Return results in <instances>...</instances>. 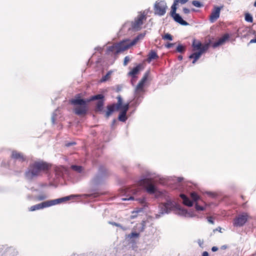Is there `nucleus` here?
I'll return each mask as SVG.
<instances>
[{
    "instance_id": "f257e3e1",
    "label": "nucleus",
    "mask_w": 256,
    "mask_h": 256,
    "mask_svg": "<svg viewBox=\"0 0 256 256\" xmlns=\"http://www.w3.org/2000/svg\"><path fill=\"white\" fill-rule=\"evenodd\" d=\"M50 166L44 162H36L26 173V176L32 178L37 176L41 171L47 170Z\"/></svg>"
},
{
    "instance_id": "f03ea898",
    "label": "nucleus",
    "mask_w": 256,
    "mask_h": 256,
    "mask_svg": "<svg viewBox=\"0 0 256 256\" xmlns=\"http://www.w3.org/2000/svg\"><path fill=\"white\" fill-rule=\"evenodd\" d=\"M90 100L87 101L80 98L73 99L71 100L72 104L74 105H78L74 108L75 113L78 115L84 114L87 111V107L86 104L90 102Z\"/></svg>"
},
{
    "instance_id": "7ed1b4c3",
    "label": "nucleus",
    "mask_w": 256,
    "mask_h": 256,
    "mask_svg": "<svg viewBox=\"0 0 256 256\" xmlns=\"http://www.w3.org/2000/svg\"><path fill=\"white\" fill-rule=\"evenodd\" d=\"M156 180L152 178H146L140 180L138 182V184L142 186L146 189L148 192L152 194L156 191V188L154 185Z\"/></svg>"
},
{
    "instance_id": "20e7f679",
    "label": "nucleus",
    "mask_w": 256,
    "mask_h": 256,
    "mask_svg": "<svg viewBox=\"0 0 256 256\" xmlns=\"http://www.w3.org/2000/svg\"><path fill=\"white\" fill-rule=\"evenodd\" d=\"M175 204L172 201H168L167 202L162 204L160 206L158 214H156V217L160 216L165 214H168L174 208Z\"/></svg>"
},
{
    "instance_id": "39448f33",
    "label": "nucleus",
    "mask_w": 256,
    "mask_h": 256,
    "mask_svg": "<svg viewBox=\"0 0 256 256\" xmlns=\"http://www.w3.org/2000/svg\"><path fill=\"white\" fill-rule=\"evenodd\" d=\"M166 4L164 1H156L154 4V13L159 16H164L166 12Z\"/></svg>"
},
{
    "instance_id": "423d86ee",
    "label": "nucleus",
    "mask_w": 256,
    "mask_h": 256,
    "mask_svg": "<svg viewBox=\"0 0 256 256\" xmlns=\"http://www.w3.org/2000/svg\"><path fill=\"white\" fill-rule=\"evenodd\" d=\"M76 195H71L70 196H68L66 197H64L60 198L55 199L53 200H48L44 202V204H46L47 206H52L56 205L60 203H62L64 201L68 200H70L72 198H73L76 196H78Z\"/></svg>"
},
{
    "instance_id": "0eeeda50",
    "label": "nucleus",
    "mask_w": 256,
    "mask_h": 256,
    "mask_svg": "<svg viewBox=\"0 0 256 256\" xmlns=\"http://www.w3.org/2000/svg\"><path fill=\"white\" fill-rule=\"evenodd\" d=\"M144 20H146L145 15L142 14H140L137 18H136L134 21L132 23V28L136 30H140L143 24Z\"/></svg>"
},
{
    "instance_id": "6e6552de",
    "label": "nucleus",
    "mask_w": 256,
    "mask_h": 256,
    "mask_svg": "<svg viewBox=\"0 0 256 256\" xmlns=\"http://www.w3.org/2000/svg\"><path fill=\"white\" fill-rule=\"evenodd\" d=\"M148 72H146L144 76L142 79L140 80V81L138 82V84L136 86V89H135V92L136 94H138L140 92H143L144 84L148 79Z\"/></svg>"
},
{
    "instance_id": "1a4fd4ad",
    "label": "nucleus",
    "mask_w": 256,
    "mask_h": 256,
    "mask_svg": "<svg viewBox=\"0 0 256 256\" xmlns=\"http://www.w3.org/2000/svg\"><path fill=\"white\" fill-rule=\"evenodd\" d=\"M130 47L128 41L122 42L115 46L116 53H119L124 52Z\"/></svg>"
},
{
    "instance_id": "9d476101",
    "label": "nucleus",
    "mask_w": 256,
    "mask_h": 256,
    "mask_svg": "<svg viewBox=\"0 0 256 256\" xmlns=\"http://www.w3.org/2000/svg\"><path fill=\"white\" fill-rule=\"evenodd\" d=\"M222 8V7L214 6L210 16V22H214L220 17Z\"/></svg>"
},
{
    "instance_id": "9b49d317",
    "label": "nucleus",
    "mask_w": 256,
    "mask_h": 256,
    "mask_svg": "<svg viewBox=\"0 0 256 256\" xmlns=\"http://www.w3.org/2000/svg\"><path fill=\"white\" fill-rule=\"evenodd\" d=\"M247 214H242L234 220V225L236 226H241L244 225L247 220Z\"/></svg>"
},
{
    "instance_id": "f8f14e48",
    "label": "nucleus",
    "mask_w": 256,
    "mask_h": 256,
    "mask_svg": "<svg viewBox=\"0 0 256 256\" xmlns=\"http://www.w3.org/2000/svg\"><path fill=\"white\" fill-rule=\"evenodd\" d=\"M228 34H225L224 36L220 38L217 42H215L213 44V47L216 48L220 45L223 44L228 39Z\"/></svg>"
},
{
    "instance_id": "ddd939ff",
    "label": "nucleus",
    "mask_w": 256,
    "mask_h": 256,
    "mask_svg": "<svg viewBox=\"0 0 256 256\" xmlns=\"http://www.w3.org/2000/svg\"><path fill=\"white\" fill-rule=\"evenodd\" d=\"M174 20L180 24L182 26H187L188 25V23L185 20H183L182 17L178 14H175L172 16Z\"/></svg>"
},
{
    "instance_id": "4468645a",
    "label": "nucleus",
    "mask_w": 256,
    "mask_h": 256,
    "mask_svg": "<svg viewBox=\"0 0 256 256\" xmlns=\"http://www.w3.org/2000/svg\"><path fill=\"white\" fill-rule=\"evenodd\" d=\"M46 207H48V206H46V204H44V202L42 203L38 204H37L36 205L31 206L30 208V211H34V210H40V209L42 208H46Z\"/></svg>"
},
{
    "instance_id": "2eb2a0df",
    "label": "nucleus",
    "mask_w": 256,
    "mask_h": 256,
    "mask_svg": "<svg viewBox=\"0 0 256 256\" xmlns=\"http://www.w3.org/2000/svg\"><path fill=\"white\" fill-rule=\"evenodd\" d=\"M180 197L183 200V203L188 206H192L193 205V203L190 201L188 198H187L184 194H181Z\"/></svg>"
},
{
    "instance_id": "dca6fc26",
    "label": "nucleus",
    "mask_w": 256,
    "mask_h": 256,
    "mask_svg": "<svg viewBox=\"0 0 256 256\" xmlns=\"http://www.w3.org/2000/svg\"><path fill=\"white\" fill-rule=\"evenodd\" d=\"M202 54L198 51V52H196L192 54L189 58H194L192 64H194L196 61L200 58Z\"/></svg>"
},
{
    "instance_id": "f3484780",
    "label": "nucleus",
    "mask_w": 256,
    "mask_h": 256,
    "mask_svg": "<svg viewBox=\"0 0 256 256\" xmlns=\"http://www.w3.org/2000/svg\"><path fill=\"white\" fill-rule=\"evenodd\" d=\"M202 46V43L199 41L196 40H193L192 46L194 50H198L200 51Z\"/></svg>"
},
{
    "instance_id": "a211bd4d",
    "label": "nucleus",
    "mask_w": 256,
    "mask_h": 256,
    "mask_svg": "<svg viewBox=\"0 0 256 256\" xmlns=\"http://www.w3.org/2000/svg\"><path fill=\"white\" fill-rule=\"evenodd\" d=\"M12 156L14 158L22 160H24V156L22 154L16 151L12 152Z\"/></svg>"
},
{
    "instance_id": "6ab92c4d",
    "label": "nucleus",
    "mask_w": 256,
    "mask_h": 256,
    "mask_svg": "<svg viewBox=\"0 0 256 256\" xmlns=\"http://www.w3.org/2000/svg\"><path fill=\"white\" fill-rule=\"evenodd\" d=\"M116 110L115 105L109 106H108V111L106 112V116L108 118L112 113L114 111Z\"/></svg>"
},
{
    "instance_id": "aec40b11",
    "label": "nucleus",
    "mask_w": 256,
    "mask_h": 256,
    "mask_svg": "<svg viewBox=\"0 0 256 256\" xmlns=\"http://www.w3.org/2000/svg\"><path fill=\"white\" fill-rule=\"evenodd\" d=\"M158 56L156 52L151 51L148 54V62H150L152 60H154L158 58Z\"/></svg>"
},
{
    "instance_id": "412c9836",
    "label": "nucleus",
    "mask_w": 256,
    "mask_h": 256,
    "mask_svg": "<svg viewBox=\"0 0 256 256\" xmlns=\"http://www.w3.org/2000/svg\"><path fill=\"white\" fill-rule=\"evenodd\" d=\"M180 0H174V2L172 6V10H171V14L172 16H173L175 14H176V6L178 3L179 2Z\"/></svg>"
},
{
    "instance_id": "4be33fe9",
    "label": "nucleus",
    "mask_w": 256,
    "mask_h": 256,
    "mask_svg": "<svg viewBox=\"0 0 256 256\" xmlns=\"http://www.w3.org/2000/svg\"><path fill=\"white\" fill-rule=\"evenodd\" d=\"M71 168L73 170L79 173H82L84 170L82 167L81 166L72 165Z\"/></svg>"
},
{
    "instance_id": "5701e85b",
    "label": "nucleus",
    "mask_w": 256,
    "mask_h": 256,
    "mask_svg": "<svg viewBox=\"0 0 256 256\" xmlns=\"http://www.w3.org/2000/svg\"><path fill=\"white\" fill-rule=\"evenodd\" d=\"M140 66H138L133 70L129 72V74L131 76H134L138 73V72L140 70Z\"/></svg>"
},
{
    "instance_id": "b1692460",
    "label": "nucleus",
    "mask_w": 256,
    "mask_h": 256,
    "mask_svg": "<svg viewBox=\"0 0 256 256\" xmlns=\"http://www.w3.org/2000/svg\"><path fill=\"white\" fill-rule=\"evenodd\" d=\"M126 113L120 111L118 116V119L120 121L124 122L126 120Z\"/></svg>"
},
{
    "instance_id": "393cba45",
    "label": "nucleus",
    "mask_w": 256,
    "mask_h": 256,
    "mask_svg": "<svg viewBox=\"0 0 256 256\" xmlns=\"http://www.w3.org/2000/svg\"><path fill=\"white\" fill-rule=\"evenodd\" d=\"M118 100V103L116 105H115V108H116V110H118L120 108V106L122 104V100L120 96H118L117 98Z\"/></svg>"
},
{
    "instance_id": "a878e982",
    "label": "nucleus",
    "mask_w": 256,
    "mask_h": 256,
    "mask_svg": "<svg viewBox=\"0 0 256 256\" xmlns=\"http://www.w3.org/2000/svg\"><path fill=\"white\" fill-rule=\"evenodd\" d=\"M208 46H209V44H206L204 45H202V46H201V48L200 50V52L202 54L206 50H207L208 49Z\"/></svg>"
},
{
    "instance_id": "bb28decb",
    "label": "nucleus",
    "mask_w": 256,
    "mask_h": 256,
    "mask_svg": "<svg viewBox=\"0 0 256 256\" xmlns=\"http://www.w3.org/2000/svg\"><path fill=\"white\" fill-rule=\"evenodd\" d=\"M112 73V72H110V71L108 72L106 76H103L102 78L100 81L102 82H106V81L108 80L110 78Z\"/></svg>"
},
{
    "instance_id": "cd10ccee",
    "label": "nucleus",
    "mask_w": 256,
    "mask_h": 256,
    "mask_svg": "<svg viewBox=\"0 0 256 256\" xmlns=\"http://www.w3.org/2000/svg\"><path fill=\"white\" fill-rule=\"evenodd\" d=\"M128 104H124V106L121 105L120 106V108L119 110H121V112L126 113L128 110Z\"/></svg>"
},
{
    "instance_id": "c85d7f7f",
    "label": "nucleus",
    "mask_w": 256,
    "mask_h": 256,
    "mask_svg": "<svg viewBox=\"0 0 256 256\" xmlns=\"http://www.w3.org/2000/svg\"><path fill=\"white\" fill-rule=\"evenodd\" d=\"M162 38L164 40H172V36L170 34L166 33L164 36H162Z\"/></svg>"
},
{
    "instance_id": "c756f323",
    "label": "nucleus",
    "mask_w": 256,
    "mask_h": 256,
    "mask_svg": "<svg viewBox=\"0 0 256 256\" xmlns=\"http://www.w3.org/2000/svg\"><path fill=\"white\" fill-rule=\"evenodd\" d=\"M190 196L192 198L193 200L194 201L196 202L197 201L199 198L200 197L196 192H192L190 194Z\"/></svg>"
},
{
    "instance_id": "7c9ffc66",
    "label": "nucleus",
    "mask_w": 256,
    "mask_h": 256,
    "mask_svg": "<svg viewBox=\"0 0 256 256\" xmlns=\"http://www.w3.org/2000/svg\"><path fill=\"white\" fill-rule=\"evenodd\" d=\"M245 20L246 22H252L253 20L252 16L249 14H246L245 16Z\"/></svg>"
},
{
    "instance_id": "2f4dec72",
    "label": "nucleus",
    "mask_w": 256,
    "mask_h": 256,
    "mask_svg": "<svg viewBox=\"0 0 256 256\" xmlns=\"http://www.w3.org/2000/svg\"><path fill=\"white\" fill-rule=\"evenodd\" d=\"M103 102L102 100H100L96 104V110H97L101 111L102 108Z\"/></svg>"
},
{
    "instance_id": "473e14b6",
    "label": "nucleus",
    "mask_w": 256,
    "mask_h": 256,
    "mask_svg": "<svg viewBox=\"0 0 256 256\" xmlns=\"http://www.w3.org/2000/svg\"><path fill=\"white\" fill-rule=\"evenodd\" d=\"M192 4L194 6L198 8H200L202 6L201 3L198 0L192 1Z\"/></svg>"
},
{
    "instance_id": "72a5a7b5",
    "label": "nucleus",
    "mask_w": 256,
    "mask_h": 256,
    "mask_svg": "<svg viewBox=\"0 0 256 256\" xmlns=\"http://www.w3.org/2000/svg\"><path fill=\"white\" fill-rule=\"evenodd\" d=\"M139 40V36L136 38L132 42L129 43L130 46L136 44Z\"/></svg>"
},
{
    "instance_id": "f704fd0d",
    "label": "nucleus",
    "mask_w": 256,
    "mask_h": 256,
    "mask_svg": "<svg viewBox=\"0 0 256 256\" xmlns=\"http://www.w3.org/2000/svg\"><path fill=\"white\" fill-rule=\"evenodd\" d=\"M130 58L128 56H126L124 58V66L128 64V63L130 61Z\"/></svg>"
},
{
    "instance_id": "c9c22d12",
    "label": "nucleus",
    "mask_w": 256,
    "mask_h": 256,
    "mask_svg": "<svg viewBox=\"0 0 256 256\" xmlns=\"http://www.w3.org/2000/svg\"><path fill=\"white\" fill-rule=\"evenodd\" d=\"M184 48L182 45H178L177 47L176 50L179 52H182L184 50Z\"/></svg>"
},
{
    "instance_id": "e433bc0d",
    "label": "nucleus",
    "mask_w": 256,
    "mask_h": 256,
    "mask_svg": "<svg viewBox=\"0 0 256 256\" xmlns=\"http://www.w3.org/2000/svg\"><path fill=\"white\" fill-rule=\"evenodd\" d=\"M139 236V234L136 232H132L130 234H129L128 237L132 238H138Z\"/></svg>"
},
{
    "instance_id": "4c0bfd02",
    "label": "nucleus",
    "mask_w": 256,
    "mask_h": 256,
    "mask_svg": "<svg viewBox=\"0 0 256 256\" xmlns=\"http://www.w3.org/2000/svg\"><path fill=\"white\" fill-rule=\"evenodd\" d=\"M102 98H103V96L102 94H98L96 96H93L91 100H100V99H102Z\"/></svg>"
},
{
    "instance_id": "58836bf2",
    "label": "nucleus",
    "mask_w": 256,
    "mask_h": 256,
    "mask_svg": "<svg viewBox=\"0 0 256 256\" xmlns=\"http://www.w3.org/2000/svg\"><path fill=\"white\" fill-rule=\"evenodd\" d=\"M109 224H112V225H114V226H118V227H120V228H122L123 230H125L126 229L124 228H123L122 227V226L120 224H117L115 222H108Z\"/></svg>"
},
{
    "instance_id": "ea45409f",
    "label": "nucleus",
    "mask_w": 256,
    "mask_h": 256,
    "mask_svg": "<svg viewBox=\"0 0 256 256\" xmlns=\"http://www.w3.org/2000/svg\"><path fill=\"white\" fill-rule=\"evenodd\" d=\"M46 198H47L45 194H42V195L39 196L38 197V199L40 200H42L46 199Z\"/></svg>"
},
{
    "instance_id": "a19ab883",
    "label": "nucleus",
    "mask_w": 256,
    "mask_h": 256,
    "mask_svg": "<svg viewBox=\"0 0 256 256\" xmlns=\"http://www.w3.org/2000/svg\"><path fill=\"white\" fill-rule=\"evenodd\" d=\"M196 208L198 210H204V208L202 206H198V204H196Z\"/></svg>"
},
{
    "instance_id": "79ce46f5",
    "label": "nucleus",
    "mask_w": 256,
    "mask_h": 256,
    "mask_svg": "<svg viewBox=\"0 0 256 256\" xmlns=\"http://www.w3.org/2000/svg\"><path fill=\"white\" fill-rule=\"evenodd\" d=\"M174 44L169 43L166 45V47L168 48H170L174 46Z\"/></svg>"
},
{
    "instance_id": "37998d69",
    "label": "nucleus",
    "mask_w": 256,
    "mask_h": 256,
    "mask_svg": "<svg viewBox=\"0 0 256 256\" xmlns=\"http://www.w3.org/2000/svg\"><path fill=\"white\" fill-rule=\"evenodd\" d=\"M182 214H184L186 216H190V214H188L185 210H182L181 211Z\"/></svg>"
},
{
    "instance_id": "c03bdc74",
    "label": "nucleus",
    "mask_w": 256,
    "mask_h": 256,
    "mask_svg": "<svg viewBox=\"0 0 256 256\" xmlns=\"http://www.w3.org/2000/svg\"><path fill=\"white\" fill-rule=\"evenodd\" d=\"M183 12L184 14H188L190 12V10L187 8H183Z\"/></svg>"
},
{
    "instance_id": "a18cd8bd",
    "label": "nucleus",
    "mask_w": 256,
    "mask_h": 256,
    "mask_svg": "<svg viewBox=\"0 0 256 256\" xmlns=\"http://www.w3.org/2000/svg\"><path fill=\"white\" fill-rule=\"evenodd\" d=\"M208 221L209 223L212 224H214V221L212 220V218L211 217H209L208 218Z\"/></svg>"
},
{
    "instance_id": "49530a36",
    "label": "nucleus",
    "mask_w": 256,
    "mask_h": 256,
    "mask_svg": "<svg viewBox=\"0 0 256 256\" xmlns=\"http://www.w3.org/2000/svg\"><path fill=\"white\" fill-rule=\"evenodd\" d=\"M188 0H180L179 2L181 3L182 4H184L186 3Z\"/></svg>"
},
{
    "instance_id": "de8ad7c7",
    "label": "nucleus",
    "mask_w": 256,
    "mask_h": 256,
    "mask_svg": "<svg viewBox=\"0 0 256 256\" xmlns=\"http://www.w3.org/2000/svg\"><path fill=\"white\" fill-rule=\"evenodd\" d=\"M212 252H216L218 250V248L216 246H213L212 248Z\"/></svg>"
},
{
    "instance_id": "09e8293b",
    "label": "nucleus",
    "mask_w": 256,
    "mask_h": 256,
    "mask_svg": "<svg viewBox=\"0 0 256 256\" xmlns=\"http://www.w3.org/2000/svg\"><path fill=\"white\" fill-rule=\"evenodd\" d=\"M198 243L200 246H202V244H203V241L201 240H198Z\"/></svg>"
},
{
    "instance_id": "8fccbe9b",
    "label": "nucleus",
    "mask_w": 256,
    "mask_h": 256,
    "mask_svg": "<svg viewBox=\"0 0 256 256\" xmlns=\"http://www.w3.org/2000/svg\"><path fill=\"white\" fill-rule=\"evenodd\" d=\"M76 144L75 142L68 143V144H66V146H72V144Z\"/></svg>"
},
{
    "instance_id": "3c124183",
    "label": "nucleus",
    "mask_w": 256,
    "mask_h": 256,
    "mask_svg": "<svg viewBox=\"0 0 256 256\" xmlns=\"http://www.w3.org/2000/svg\"><path fill=\"white\" fill-rule=\"evenodd\" d=\"M134 198L133 196H130L128 198H122L123 200H134Z\"/></svg>"
},
{
    "instance_id": "603ef678",
    "label": "nucleus",
    "mask_w": 256,
    "mask_h": 256,
    "mask_svg": "<svg viewBox=\"0 0 256 256\" xmlns=\"http://www.w3.org/2000/svg\"><path fill=\"white\" fill-rule=\"evenodd\" d=\"M202 256H208V254L206 252H204L202 254Z\"/></svg>"
},
{
    "instance_id": "864d4df0",
    "label": "nucleus",
    "mask_w": 256,
    "mask_h": 256,
    "mask_svg": "<svg viewBox=\"0 0 256 256\" xmlns=\"http://www.w3.org/2000/svg\"><path fill=\"white\" fill-rule=\"evenodd\" d=\"M256 42V38L254 39L251 40L250 41V43H254Z\"/></svg>"
},
{
    "instance_id": "5fc2aeb1",
    "label": "nucleus",
    "mask_w": 256,
    "mask_h": 256,
    "mask_svg": "<svg viewBox=\"0 0 256 256\" xmlns=\"http://www.w3.org/2000/svg\"><path fill=\"white\" fill-rule=\"evenodd\" d=\"M138 36H139V40H140V38H142L144 36V34H140V35Z\"/></svg>"
},
{
    "instance_id": "6e6d98bb",
    "label": "nucleus",
    "mask_w": 256,
    "mask_h": 256,
    "mask_svg": "<svg viewBox=\"0 0 256 256\" xmlns=\"http://www.w3.org/2000/svg\"><path fill=\"white\" fill-rule=\"evenodd\" d=\"M144 223L145 222L144 221L142 222V229H144Z\"/></svg>"
},
{
    "instance_id": "4d7b16f0",
    "label": "nucleus",
    "mask_w": 256,
    "mask_h": 256,
    "mask_svg": "<svg viewBox=\"0 0 256 256\" xmlns=\"http://www.w3.org/2000/svg\"><path fill=\"white\" fill-rule=\"evenodd\" d=\"M136 216V215H132V216H131V217H132V218H134Z\"/></svg>"
},
{
    "instance_id": "13d9d810",
    "label": "nucleus",
    "mask_w": 256,
    "mask_h": 256,
    "mask_svg": "<svg viewBox=\"0 0 256 256\" xmlns=\"http://www.w3.org/2000/svg\"><path fill=\"white\" fill-rule=\"evenodd\" d=\"M178 58H179L180 60H182V56H178Z\"/></svg>"
},
{
    "instance_id": "bf43d9fd",
    "label": "nucleus",
    "mask_w": 256,
    "mask_h": 256,
    "mask_svg": "<svg viewBox=\"0 0 256 256\" xmlns=\"http://www.w3.org/2000/svg\"><path fill=\"white\" fill-rule=\"evenodd\" d=\"M254 5V6L256 7V0L255 1Z\"/></svg>"
},
{
    "instance_id": "052dcab7",
    "label": "nucleus",
    "mask_w": 256,
    "mask_h": 256,
    "mask_svg": "<svg viewBox=\"0 0 256 256\" xmlns=\"http://www.w3.org/2000/svg\"><path fill=\"white\" fill-rule=\"evenodd\" d=\"M254 5V6L256 7V0L255 1Z\"/></svg>"
}]
</instances>
